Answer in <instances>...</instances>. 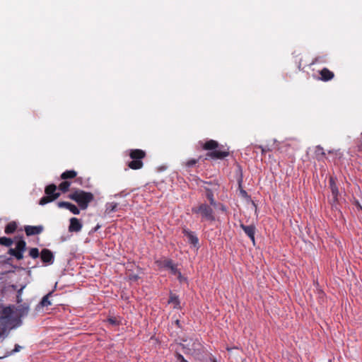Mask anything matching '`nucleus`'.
Returning a JSON list of instances; mask_svg holds the SVG:
<instances>
[{"instance_id": "obj_11", "label": "nucleus", "mask_w": 362, "mask_h": 362, "mask_svg": "<svg viewBox=\"0 0 362 362\" xmlns=\"http://www.w3.org/2000/svg\"><path fill=\"white\" fill-rule=\"evenodd\" d=\"M40 259L45 265H51L54 262V255L49 249H42L40 252Z\"/></svg>"}, {"instance_id": "obj_14", "label": "nucleus", "mask_w": 362, "mask_h": 362, "mask_svg": "<svg viewBox=\"0 0 362 362\" xmlns=\"http://www.w3.org/2000/svg\"><path fill=\"white\" fill-rule=\"evenodd\" d=\"M24 230L27 236H32L39 235L44 230V226L42 225L39 226H25Z\"/></svg>"}, {"instance_id": "obj_38", "label": "nucleus", "mask_w": 362, "mask_h": 362, "mask_svg": "<svg viewBox=\"0 0 362 362\" xmlns=\"http://www.w3.org/2000/svg\"><path fill=\"white\" fill-rule=\"evenodd\" d=\"M101 226L100 224H97L94 228H93L90 233H95L96 232L99 228H100Z\"/></svg>"}, {"instance_id": "obj_20", "label": "nucleus", "mask_w": 362, "mask_h": 362, "mask_svg": "<svg viewBox=\"0 0 362 362\" xmlns=\"http://www.w3.org/2000/svg\"><path fill=\"white\" fill-rule=\"evenodd\" d=\"M205 192H206V197L209 200V204L213 206L214 208H216L218 206V202L216 201L214 198V194L212 189L204 187Z\"/></svg>"}, {"instance_id": "obj_6", "label": "nucleus", "mask_w": 362, "mask_h": 362, "mask_svg": "<svg viewBox=\"0 0 362 362\" xmlns=\"http://www.w3.org/2000/svg\"><path fill=\"white\" fill-rule=\"evenodd\" d=\"M45 193L46 196L42 197L39 202L40 205H45L53 202L60 196V193L57 191V186L54 184H50L45 187Z\"/></svg>"}, {"instance_id": "obj_5", "label": "nucleus", "mask_w": 362, "mask_h": 362, "mask_svg": "<svg viewBox=\"0 0 362 362\" xmlns=\"http://www.w3.org/2000/svg\"><path fill=\"white\" fill-rule=\"evenodd\" d=\"M129 156L132 160L128 163L127 165L132 170H139L143 168L144 163L142 160L146 157V153L141 149H130L129 150Z\"/></svg>"}, {"instance_id": "obj_25", "label": "nucleus", "mask_w": 362, "mask_h": 362, "mask_svg": "<svg viewBox=\"0 0 362 362\" xmlns=\"http://www.w3.org/2000/svg\"><path fill=\"white\" fill-rule=\"evenodd\" d=\"M64 180V181L59 184V189L62 191L63 193H65L69 191L71 182L66 180Z\"/></svg>"}, {"instance_id": "obj_9", "label": "nucleus", "mask_w": 362, "mask_h": 362, "mask_svg": "<svg viewBox=\"0 0 362 362\" xmlns=\"http://www.w3.org/2000/svg\"><path fill=\"white\" fill-rule=\"evenodd\" d=\"M156 264L160 269H168L173 275L178 273L177 265L173 262L172 259H158L156 261Z\"/></svg>"}, {"instance_id": "obj_29", "label": "nucleus", "mask_w": 362, "mask_h": 362, "mask_svg": "<svg viewBox=\"0 0 362 362\" xmlns=\"http://www.w3.org/2000/svg\"><path fill=\"white\" fill-rule=\"evenodd\" d=\"M21 349H22V347L20 345L16 344L14 346V349L12 351L7 352L4 356L0 357V358H3L7 357V356H9L11 355H13V354L20 351V350Z\"/></svg>"}, {"instance_id": "obj_33", "label": "nucleus", "mask_w": 362, "mask_h": 362, "mask_svg": "<svg viewBox=\"0 0 362 362\" xmlns=\"http://www.w3.org/2000/svg\"><path fill=\"white\" fill-rule=\"evenodd\" d=\"M255 148L260 149L262 155H264L267 151H270L269 148H267L261 145H256Z\"/></svg>"}, {"instance_id": "obj_36", "label": "nucleus", "mask_w": 362, "mask_h": 362, "mask_svg": "<svg viewBox=\"0 0 362 362\" xmlns=\"http://www.w3.org/2000/svg\"><path fill=\"white\" fill-rule=\"evenodd\" d=\"M323 62L322 57H317L313 61L312 64H316V63H318V62Z\"/></svg>"}, {"instance_id": "obj_31", "label": "nucleus", "mask_w": 362, "mask_h": 362, "mask_svg": "<svg viewBox=\"0 0 362 362\" xmlns=\"http://www.w3.org/2000/svg\"><path fill=\"white\" fill-rule=\"evenodd\" d=\"M175 358H176L177 362H189L179 352H175Z\"/></svg>"}, {"instance_id": "obj_7", "label": "nucleus", "mask_w": 362, "mask_h": 362, "mask_svg": "<svg viewBox=\"0 0 362 362\" xmlns=\"http://www.w3.org/2000/svg\"><path fill=\"white\" fill-rule=\"evenodd\" d=\"M13 311L11 307H5L2 310L0 325L1 326H5L6 329L8 327L12 329V325L15 324V317H13Z\"/></svg>"}, {"instance_id": "obj_26", "label": "nucleus", "mask_w": 362, "mask_h": 362, "mask_svg": "<svg viewBox=\"0 0 362 362\" xmlns=\"http://www.w3.org/2000/svg\"><path fill=\"white\" fill-rule=\"evenodd\" d=\"M52 292H49L47 295L43 296V298H42V300L40 301L41 306L47 307L51 305V302L49 300V298L52 296Z\"/></svg>"}, {"instance_id": "obj_35", "label": "nucleus", "mask_w": 362, "mask_h": 362, "mask_svg": "<svg viewBox=\"0 0 362 362\" xmlns=\"http://www.w3.org/2000/svg\"><path fill=\"white\" fill-rule=\"evenodd\" d=\"M139 279V276L137 274H130L129 276V279L132 281H136Z\"/></svg>"}, {"instance_id": "obj_8", "label": "nucleus", "mask_w": 362, "mask_h": 362, "mask_svg": "<svg viewBox=\"0 0 362 362\" xmlns=\"http://www.w3.org/2000/svg\"><path fill=\"white\" fill-rule=\"evenodd\" d=\"M26 250V243L23 239L17 241L15 248H10L8 254L15 257L18 260L23 258V252Z\"/></svg>"}, {"instance_id": "obj_43", "label": "nucleus", "mask_w": 362, "mask_h": 362, "mask_svg": "<svg viewBox=\"0 0 362 362\" xmlns=\"http://www.w3.org/2000/svg\"><path fill=\"white\" fill-rule=\"evenodd\" d=\"M176 324H177V325H179V324H180V321H179V320H176Z\"/></svg>"}, {"instance_id": "obj_22", "label": "nucleus", "mask_w": 362, "mask_h": 362, "mask_svg": "<svg viewBox=\"0 0 362 362\" xmlns=\"http://www.w3.org/2000/svg\"><path fill=\"white\" fill-rule=\"evenodd\" d=\"M77 176V172L75 171L74 170H66L64 171V173H62L61 174V179L62 180H69V179H73V178H75Z\"/></svg>"}, {"instance_id": "obj_12", "label": "nucleus", "mask_w": 362, "mask_h": 362, "mask_svg": "<svg viewBox=\"0 0 362 362\" xmlns=\"http://www.w3.org/2000/svg\"><path fill=\"white\" fill-rule=\"evenodd\" d=\"M182 233L187 238L188 243L191 244L194 247L199 248V238L197 236L195 232L189 230L187 228L182 229Z\"/></svg>"}, {"instance_id": "obj_44", "label": "nucleus", "mask_w": 362, "mask_h": 362, "mask_svg": "<svg viewBox=\"0 0 362 362\" xmlns=\"http://www.w3.org/2000/svg\"><path fill=\"white\" fill-rule=\"evenodd\" d=\"M329 362H332V361L329 360Z\"/></svg>"}, {"instance_id": "obj_32", "label": "nucleus", "mask_w": 362, "mask_h": 362, "mask_svg": "<svg viewBox=\"0 0 362 362\" xmlns=\"http://www.w3.org/2000/svg\"><path fill=\"white\" fill-rule=\"evenodd\" d=\"M175 276H177V279L180 283L187 282V278L182 276L181 272L179 270H178V273H177V274H175Z\"/></svg>"}, {"instance_id": "obj_40", "label": "nucleus", "mask_w": 362, "mask_h": 362, "mask_svg": "<svg viewBox=\"0 0 362 362\" xmlns=\"http://www.w3.org/2000/svg\"><path fill=\"white\" fill-rule=\"evenodd\" d=\"M75 182L78 183V184H80V185H82V183H83V178L81 177H76Z\"/></svg>"}, {"instance_id": "obj_18", "label": "nucleus", "mask_w": 362, "mask_h": 362, "mask_svg": "<svg viewBox=\"0 0 362 362\" xmlns=\"http://www.w3.org/2000/svg\"><path fill=\"white\" fill-rule=\"evenodd\" d=\"M329 183V187H330L331 192H332V195L333 197V199L334 202H337L338 199V196L339 194V192L338 187L335 182L334 177H330Z\"/></svg>"}, {"instance_id": "obj_2", "label": "nucleus", "mask_w": 362, "mask_h": 362, "mask_svg": "<svg viewBox=\"0 0 362 362\" xmlns=\"http://www.w3.org/2000/svg\"><path fill=\"white\" fill-rule=\"evenodd\" d=\"M68 197L77 203L78 208L81 210H86L89 204L94 200V195L92 192L82 189H72Z\"/></svg>"}, {"instance_id": "obj_45", "label": "nucleus", "mask_w": 362, "mask_h": 362, "mask_svg": "<svg viewBox=\"0 0 362 362\" xmlns=\"http://www.w3.org/2000/svg\"><path fill=\"white\" fill-rule=\"evenodd\" d=\"M361 135H362V132H361Z\"/></svg>"}, {"instance_id": "obj_28", "label": "nucleus", "mask_w": 362, "mask_h": 362, "mask_svg": "<svg viewBox=\"0 0 362 362\" xmlns=\"http://www.w3.org/2000/svg\"><path fill=\"white\" fill-rule=\"evenodd\" d=\"M40 255L39 250L37 247L30 248L29 250V256L33 259H37Z\"/></svg>"}, {"instance_id": "obj_39", "label": "nucleus", "mask_w": 362, "mask_h": 362, "mask_svg": "<svg viewBox=\"0 0 362 362\" xmlns=\"http://www.w3.org/2000/svg\"><path fill=\"white\" fill-rule=\"evenodd\" d=\"M108 322L112 325H117V321L115 318H109Z\"/></svg>"}, {"instance_id": "obj_34", "label": "nucleus", "mask_w": 362, "mask_h": 362, "mask_svg": "<svg viewBox=\"0 0 362 362\" xmlns=\"http://www.w3.org/2000/svg\"><path fill=\"white\" fill-rule=\"evenodd\" d=\"M327 153H328V154L334 156H341L339 150H329V151H328Z\"/></svg>"}, {"instance_id": "obj_37", "label": "nucleus", "mask_w": 362, "mask_h": 362, "mask_svg": "<svg viewBox=\"0 0 362 362\" xmlns=\"http://www.w3.org/2000/svg\"><path fill=\"white\" fill-rule=\"evenodd\" d=\"M218 206H219V209L221 211L226 212L227 211V208L225 205L223 204H218Z\"/></svg>"}, {"instance_id": "obj_42", "label": "nucleus", "mask_w": 362, "mask_h": 362, "mask_svg": "<svg viewBox=\"0 0 362 362\" xmlns=\"http://www.w3.org/2000/svg\"><path fill=\"white\" fill-rule=\"evenodd\" d=\"M126 194L123 195L122 193H120V194H115V197H117L118 196H125Z\"/></svg>"}, {"instance_id": "obj_27", "label": "nucleus", "mask_w": 362, "mask_h": 362, "mask_svg": "<svg viewBox=\"0 0 362 362\" xmlns=\"http://www.w3.org/2000/svg\"><path fill=\"white\" fill-rule=\"evenodd\" d=\"M13 241L11 238L7 237H1L0 238V245H4L6 247H9L13 244Z\"/></svg>"}, {"instance_id": "obj_17", "label": "nucleus", "mask_w": 362, "mask_h": 362, "mask_svg": "<svg viewBox=\"0 0 362 362\" xmlns=\"http://www.w3.org/2000/svg\"><path fill=\"white\" fill-rule=\"evenodd\" d=\"M314 154L315 158L318 161H324L325 160L329 159V157L326 156V153L324 148L320 145H317L315 146Z\"/></svg>"}, {"instance_id": "obj_23", "label": "nucleus", "mask_w": 362, "mask_h": 362, "mask_svg": "<svg viewBox=\"0 0 362 362\" xmlns=\"http://www.w3.org/2000/svg\"><path fill=\"white\" fill-rule=\"evenodd\" d=\"M17 228V223L15 221L9 222L5 227L4 233L7 235L13 233Z\"/></svg>"}, {"instance_id": "obj_16", "label": "nucleus", "mask_w": 362, "mask_h": 362, "mask_svg": "<svg viewBox=\"0 0 362 362\" xmlns=\"http://www.w3.org/2000/svg\"><path fill=\"white\" fill-rule=\"evenodd\" d=\"M57 206L59 208H65L68 209L74 215H78L80 214V209L71 202H59L57 203Z\"/></svg>"}, {"instance_id": "obj_30", "label": "nucleus", "mask_w": 362, "mask_h": 362, "mask_svg": "<svg viewBox=\"0 0 362 362\" xmlns=\"http://www.w3.org/2000/svg\"><path fill=\"white\" fill-rule=\"evenodd\" d=\"M198 160H199V159H194V158L189 159V160H187L186 162L185 165L187 168H192L198 162Z\"/></svg>"}, {"instance_id": "obj_4", "label": "nucleus", "mask_w": 362, "mask_h": 362, "mask_svg": "<svg viewBox=\"0 0 362 362\" xmlns=\"http://www.w3.org/2000/svg\"><path fill=\"white\" fill-rule=\"evenodd\" d=\"M213 208L210 204L206 202L200 204L198 206L192 207V211L194 214H199L202 221H208L213 222L216 220L215 214Z\"/></svg>"}, {"instance_id": "obj_10", "label": "nucleus", "mask_w": 362, "mask_h": 362, "mask_svg": "<svg viewBox=\"0 0 362 362\" xmlns=\"http://www.w3.org/2000/svg\"><path fill=\"white\" fill-rule=\"evenodd\" d=\"M29 312V306L28 305L23 304L20 305L16 308L17 316L15 317V324L12 325V327H17L22 324V321L21 320V317H25Z\"/></svg>"}, {"instance_id": "obj_13", "label": "nucleus", "mask_w": 362, "mask_h": 362, "mask_svg": "<svg viewBox=\"0 0 362 362\" xmlns=\"http://www.w3.org/2000/svg\"><path fill=\"white\" fill-rule=\"evenodd\" d=\"M240 227L243 230L245 233L248 236V238L252 242V244L255 245V232H256L255 226L253 224L246 226L243 223H240Z\"/></svg>"}, {"instance_id": "obj_3", "label": "nucleus", "mask_w": 362, "mask_h": 362, "mask_svg": "<svg viewBox=\"0 0 362 362\" xmlns=\"http://www.w3.org/2000/svg\"><path fill=\"white\" fill-rule=\"evenodd\" d=\"M180 346L186 355H191L196 359H199L204 352V346L198 339H185Z\"/></svg>"}, {"instance_id": "obj_15", "label": "nucleus", "mask_w": 362, "mask_h": 362, "mask_svg": "<svg viewBox=\"0 0 362 362\" xmlns=\"http://www.w3.org/2000/svg\"><path fill=\"white\" fill-rule=\"evenodd\" d=\"M82 227H83V224L78 218H77L76 217H72L70 218L69 226V232L78 233V232L81 231V230L82 229Z\"/></svg>"}, {"instance_id": "obj_24", "label": "nucleus", "mask_w": 362, "mask_h": 362, "mask_svg": "<svg viewBox=\"0 0 362 362\" xmlns=\"http://www.w3.org/2000/svg\"><path fill=\"white\" fill-rule=\"evenodd\" d=\"M168 303L173 304L174 308H179L180 302L178 296L175 294L171 293L168 300Z\"/></svg>"}, {"instance_id": "obj_41", "label": "nucleus", "mask_w": 362, "mask_h": 362, "mask_svg": "<svg viewBox=\"0 0 362 362\" xmlns=\"http://www.w3.org/2000/svg\"><path fill=\"white\" fill-rule=\"evenodd\" d=\"M210 360H211V362H217V361H216V359H215L213 356H211V357H210Z\"/></svg>"}, {"instance_id": "obj_21", "label": "nucleus", "mask_w": 362, "mask_h": 362, "mask_svg": "<svg viewBox=\"0 0 362 362\" xmlns=\"http://www.w3.org/2000/svg\"><path fill=\"white\" fill-rule=\"evenodd\" d=\"M119 204L117 202H107L105 204V214L110 215L118 211Z\"/></svg>"}, {"instance_id": "obj_19", "label": "nucleus", "mask_w": 362, "mask_h": 362, "mask_svg": "<svg viewBox=\"0 0 362 362\" xmlns=\"http://www.w3.org/2000/svg\"><path fill=\"white\" fill-rule=\"evenodd\" d=\"M320 80L323 81H329L332 80L334 74L332 71L329 70L327 68H323L321 71H320Z\"/></svg>"}, {"instance_id": "obj_1", "label": "nucleus", "mask_w": 362, "mask_h": 362, "mask_svg": "<svg viewBox=\"0 0 362 362\" xmlns=\"http://www.w3.org/2000/svg\"><path fill=\"white\" fill-rule=\"evenodd\" d=\"M203 150L209 151L206 154V159L222 160L230 154L229 148L218 144V141L209 139L205 142H199Z\"/></svg>"}]
</instances>
